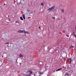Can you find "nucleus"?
<instances>
[{
    "label": "nucleus",
    "mask_w": 76,
    "mask_h": 76,
    "mask_svg": "<svg viewBox=\"0 0 76 76\" xmlns=\"http://www.w3.org/2000/svg\"><path fill=\"white\" fill-rule=\"evenodd\" d=\"M61 10L62 12H64V9H62Z\"/></svg>",
    "instance_id": "14"
},
{
    "label": "nucleus",
    "mask_w": 76,
    "mask_h": 76,
    "mask_svg": "<svg viewBox=\"0 0 76 76\" xmlns=\"http://www.w3.org/2000/svg\"><path fill=\"white\" fill-rule=\"evenodd\" d=\"M42 64H43V63H42V61L39 62V64H40V65H42Z\"/></svg>",
    "instance_id": "6"
},
{
    "label": "nucleus",
    "mask_w": 76,
    "mask_h": 76,
    "mask_svg": "<svg viewBox=\"0 0 76 76\" xmlns=\"http://www.w3.org/2000/svg\"><path fill=\"white\" fill-rule=\"evenodd\" d=\"M24 33H26V34H29V33L28 32H27V31H24Z\"/></svg>",
    "instance_id": "9"
},
{
    "label": "nucleus",
    "mask_w": 76,
    "mask_h": 76,
    "mask_svg": "<svg viewBox=\"0 0 76 76\" xmlns=\"http://www.w3.org/2000/svg\"><path fill=\"white\" fill-rule=\"evenodd\" d=\"M23 56H22L21 54H20L19 55V57H23Z\"/></svg>",
    "instance_id": "15"
},
{
    "label": "nucleus",
    "mask_w": 76,
    "mask_h": 76,
    "mask_svg": "<svg viewBox=\"0 0 76 76\" xmlns=\"http://www.w3.org/2000/svg\"><path fill=\"white\" fill-rule=\"evenodd\" d=\"M52 19H55V17H52Z\"/></svg>",
    "instance_id": "20"
},
{
    "label": "nucleus",
    "mask_w": 76,
    "mask_h": 76,
    "mask_svg": "<svg viewBox=\"0 0 76 76\" xmlns=\"http://www.w3.org/2000/svg\"><path fill=\"white\" fill-rule=\"evenodd\" d=\"M2 57H3V56H2Z\"/></svg>",
    "instance_id": "26"
},
{
    "label": "nucleus",
    "mask_w": 76,
    "mask_h": 76,
    "mask_svg": "<svg viewBox=\"0 0 76 76\" xmlns=\"http://www.w3.org/2000/svg\"><path fill=\"white\" fill-rule=\"evenodd\" d=\"M4 5H5V4H4Z\"/></svg>",
    "instance_id": "30"
},
{
    "label": "nucleus",
    "mask_w": 76,
    "mask_h": 76,
    "mask_svg": "<svg viewBox=\"0 0 76 76\" xmlns=\"http://www.w3.org/2000/svg\"><path fill=\"white\" fill-rule=\"evenodd\" d=\"M28 73H30V74H31V75L33 73L32 71L31 70H30L28 72Z\"/></svg>",
    "instance_id": "2"
},
{
    "label": "nucleus",
    "mask_w": 76,
    "mask_h": 76,
    "mask_svg": "<svg viewBox=\"0 0 76 76\" xmlns=\"http://www.w3.org/2000/svg\"><path fill=\"white\" fill-rule=\"evenodd\" d=\"M17 32L18 33H22V30H19L17 31Z\"/></svg>",
    "instance_id": "8"
},
{
    "label": "nucleus",
    "mask_w": 76,
    "mask_h": 76,
    "mask_svg": "<svg viewBox=\"0 0 76 76\" xmlns=\"http://www.w3.org/2000/svg\"><path fill=\"white\" fill-rule=\"evenodd\" d=\"M68 61L70 62H72V59L69 58L68 59Z\"/></svg>",
    "instance_id": "4"
},
{
    "label": "nucleus",
    "mask_w": 76,
    "mask_h": 76,
    "mask_svg": "<svg viewBox=\"0 0 76 76\" xmlns=\"http://www.w3.org/2000/svg\"><path fill=\"white\" fill-rule=\"evenodd\" d=\"M74 47V46H71V47H70V48H73Z\"/></svg>",
    "instance_id": "10"
},
{
    "label": "nucleus",
    "mask_w": 76,
    "mask_h": 76,
    "mask_svg": "<svg viewBox=\"0 0 76 76\" xmlns=\"http://www.w3.org/2000/svg\"><path fill=\"white\" fill-rule=\"evenodd\" d=\"M18 21H15V23H18Z\"/></svg>",
    "instance_id": "21"
},
{
    "label": "nucleus",
    "mask_w": 76,
    "mask_h": 76,
    "mask_svg": "<svg viewBox=\"0 0 76 76\" xmlns=\"http://www.w3.org/2000/svg\"><path fill=\"white\" fill-rule=\"evenodd\" d=\"M23 17L24 19V20L25 19V15L24 14H23Z\"/></svg>",
    "instance_id": "7"
},
{
    "label": "nucleus",
    "mask_w": 76,
    "mask_h": 76,
    "mask_svg": "<svg viewBox=\"0 0 76 76\" xmlns=\"http://www.w3.org/2000/svg\"><path fill=\"white\" fill-rule=\"evenodd\" d=\"M39 75H42V73L40 72H39Z\"/></svg>",
    "instance_id": "11"
},
{
    "label": "nucleus",
    "mask_w": 76,
    "mask_h": 76,
    "mask_svg": "<svg viewBox=\"0 0 76 76\" xmlns=\"http://www.w3.org/2000/svg\"><path fill=\"white\" fill-rule=\"evenodd\" d=\"M21 4H23L22 3H21Z\"/></svg>",
    "instance_id": "27"
},
{
    "label": "nucleus",
    "mask_w": 76,
    "mask_h": 76,
    "mask_svg": "<svg viewBox=\"0 0 76 76\" xmlns=\"http://www.w3.org/2000/svg\"><path fill=\"white\" fill-rule=\"evenodd\" d=\"M18 23H19V21L18 22Z\"/></svg>",
    "instance_id": "24"
},
{
    "label": "nucleus",
    "mask_w": 76,
    "mask_h": 76,
    "mask_svg": "<svg viewBox=\"0 0 76 76\" xmlns=\"http://www.w3.org/2000/svg\"><path fill=\"white\" fill-rule=\"evenodd\" d=\"M56 8V6H53L51 8L48 9V11H51V10H53L54 9Z\"/></svg>",
    "instance_id": "1"
},
{
    "label": "nucleus",
    "mask_w": 76,
    "mask_h": 76,
    "mask_svg": "<svg viewBox=\"0 0 76 76\" xmlns=\"http://www.w3.org/2000/svg\"><path fill=\"white\" fill-rule=\"evenodd\" d=\"M20 19L22 20H23V18H22V17H20Z\"/></svg>",
    "instance_id": "13"
},
{
    "label": "nucleus",
    "mask_w": 76,
    "mask_h": 76,
    "mask_svg": "<svg viewBox=\"0 0 76 76\" xmlns=\"http://www.w3.org/2000/svg\"><path fill=\"white\" fill-rule=\"evenodd\" d=\"M30 10H27V12H30Z\"/></svg>",
    "instance_id": "16"
},
{
    "label": "nucleus",
    "mask_w": 76,
    "mask_h": 76,
    "mask_svg": "<svg viewBox=\"0 0 76 76\" xmlns=\"http://www.w3.org/2000/svg\"><path fill=\"white\" fill-rule=\"evenodd\" d=\"M9 44V42L6 43H5V44Z\"/></svg>",
    "instance_id": "23"
},
{
    "label": "nucleus",
    "mask_w": 76,
    "mask_h": 76,
    "mask_svg": "<svg viewBox=\"0 0 76 76\" xmlns=\"http://www.w3.org/2000/svg\"><path fill=\"white\" fill-rule=\"evenodd\" d=\"M39 29H40L41 28L40 27H39Z\"/></svg>",
    "instance_id": "25"
},
{
    "label": "nucleus",
    "mask_w": 76,
    "mask_h": 76,
    "mask_svg": "<svg viewBox=\"0 0 76 76\" xmlns=\"http://www.w3.org/2000/svg\"><path fill=\"white\" fill-rule=\"evenodd\" d=\"M75 34V33H74V31H73V32L72 33V35H73Z\"/></svg>",
    "instance_id": "17"
},
{
    "label": "nucleus",
    "mask_w": 76,
    "mask_h": 76,
    "mask_svg": "<svg viewBox=\"0 0 76 76\" xmlns=\"http://www.w3.org/2000/svg\"><path fill=\"white\" fill-rule=\"evenodd\" d=\"M53 55H56V53L55 52H54L53 53Z\"/></svg>",
    "instance_id": "19"
},
{
    "label": "nucleus",
    "mask_w": 76,
    "mask_h": 76,
    "mask_svg": "<svg viewBox=\"0 0 76 76\" xmlns=\"http://www.w3.org/2000/svg\"><path fill=\"white\" fill-rule=\"evenodd\" d=\"M9 15H8V17H9Z\"/></svg>",
    "instance_id": "29"
},
{
    "label": "nucleus",
    "mask_w": 76,
    "mask_h": 76,
    "mask_svg": "<svg viewBox=\"0 0 76 76\" xmlns=\"http://www.w3.org/2000/svg\"><path fill=\"white\" fill-rule=\"evenodd\" d=\"M70 76V75H69V74H68V73H65L64 75V76Z\"/></svg>",
    "instance_id": "3"
},
{
    "label": "nucleus",
    "mask_w": 76,
    "mask_h": 76,
    "mask_svg": "<svg viewBox=\"0 0 76 76\" xmlns=\"http://www.w3.org/2000/svg\"><path fill=\"white\" fill-rule=\"evenodd\" d=\"M43 3H41V6H44V4H43Z\"/></svg>",
    "instance_id": "18"
},
{
    "label": "nucleus",
    "mask_w": 76,
    "mask_h": 76,
    "mask_svg": "<svg viewBox=\"0 0 76 76\" xmlns=\"http://www.w3.org/2000/svg\"><path fill=\"white\" fill-rule=\"evenodd\" d=\"M21 33H25V31L21 30Z\"/></svg>",
    "instance_id": "12"
},
{
    "label": "nucleus",
    "mask_w": 76,
    "mask_h": 76,
    "mask_svg": "<svg viewBox=\"0 0 76 76\" xmlns=\"http://www.w3.org/2000/svg\"><path fill=\"white\" fill-rule=\"evenodd\" d=\"M9 21H11V19H9Z\"/></svg>",
    "instance_id": "22"
},
{
    "label": "nucleus",
    "mask_w": 76,
    "mask_h": 76,
    "mask_svg": "<svg viewBox=\"0 0 76 76\" xmlns=\"http://www.w3.org/2000/svg\"><path fill=\"white\" fill-rule=\"evenodd\" d=\"M21 4H23L22 3H21Z\"/></svg>",
    "instance_id": "28"
},
{
    "label": "nucleus",
    "mask_w": 76,
    "mask_h": 76,
    "mask_svg": "<svg viewBox=\"0 0 76 76\" xmlns=\"http://www.w3.org/2000/svg\"><path fill=\"white\" fill-rule=\"evenodd\" d=\"M62 69V67L56 70V72H57L58 71H60Z\"/></svg>",
    "instance_id": "5"
}]
</instances>
